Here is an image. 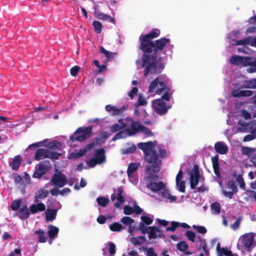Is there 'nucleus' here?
I'll use <instances>...</instances> for the list:
<instances>
[{"mask_svg": "<svg viewBox=\"0 0 256 256\" xmlns=\"http://www.w3.org/2000/svg\"><path fill=\"white\" fill-rule=\"evenodd\" d=\"M172 52L173 45L170 44L169 38H162L156 40L152 48L143 51L142 58L136 62L138 68H144V75L146 76L150 74L160 73L164 68L162 58L166 56L164 48Z\"/></svg>", "mask_w": 256, "mask_h": 256, "instance_id": "1", "label": "nucleus"}, {"mask_svg": "<svg viewBox=\"0 0 256 256\" xmlns=\"http://www.w3.org/2000/svg\"><path fill=\"white\" fill-rule=\"evenodd\" d=\"M138 147L143 151L145 160L150 164L148 166L152 167L155 172H159L160 161L158 159V156L164 157L167 156L164 146L154 141L140 142L138 144Z\"/></svg>", "mask_w": 256, "mask_h": 256, "instance_id": "2", "label": "nucleus"}, {"mask_svg": "<svg viewBox=\"0 0 256 256\" xmlns=\"http://www.w3.org/2000/svg\"><path fill=\"white\" fill-rule=\"evenodd\" d=\"M237 82L234 83V88L232 90V95L236 98L249 97L253 95L250 90L244 88H256V78L249 80H245V78L241 76L238 78Z\"/></svg>", "mask_w": 256, "mask_h": 256, "instance_id": "3", "label": "nucleus"}, {"mask_svg": "<svg viewBox=\"0 0 256 256\" xmlns=\"http://www.w3.org/2000/svg\"><path fill=\"white\" fill-rule=\"evenodd\" d=\"M239 34L238 30H234L230 33L228 37V42L232 46H242V47L238 48V52L250 54L246 45L249 44L256 48V36L247 37L240 40H236V39L239 38Z\"/></svg>", "mask_w": 256, "mask_h": 256, "instance_id": "4", "label": "nucleus"}, {"mask_svg": "<svg viewBox=\"0 0 256 256\" xmlns=\"http://www.w3.org/2000/svg\"><path fill=\"white\" fill-rule=\"evenodd\" d=\"M136 126H137L136 124H135L134 121L130 118L120 120L116 124H114L111 126V131L113 132H115L122 128H126V130L118 133L112 138V140H116L130 136L128 133H129L130 130L132 128L133 130V132H134L136 129H134L135 128H134Z\"/></svg>", "mask_w": 256, "mask_h": 256, "instance_id": "5", "label": "nucleus"}, {"mask_svg": "<svg viewBox=\"0 0 256 256\" xmlns=\"http://www.w3.org/2000/svg\"><path fill=\"white\" fill-rule=\"evenodd\" d=\"M256 246V233L246 232L238 238L236 248L241 252H250Z\"/></svg>", "mask_w": 256, "mask_h": 256, "instance_id": "6", "label": "nucleus"}, {"mask_svg": "<svg viewBox=\"0 0 256 256\" xmlns=\"http://www.w3.org/2000/svg\"><path fill=\"white\" fill-rule=\"evenodd\" d=\"M172 94V92H166L160 98L154 100L152 104L154 111L160 115L166 114L171 107L168 102L170 101Z\"/></svg>", "mask_w": 256, "mask_h": 256, "instance_id": "7", "label": "nucleus"}, {"mask_svg": "<svg viewBox=\"0 0 256 256\" xmlns=\"http://www.w3.org/2000/svg\"><path fill=\"white\" fill-rule=\"evenodd\" d=\"M169 78L166 74H160L152 80L149 85L148 91L153 94H160L168 86Z\"/></svg>", "mask_w": 256, "mask_h": 256, "instance_id": "8", "label": "nucleus"}, {"mask_svg": "<svg viewBox=\"0 0 256 256\" xmlns=\"http://www.w3.org/2000/svg\"><path fill=\"white\" fill-rule=\"evenodd\" d=\"M146 170L148 174L146 180L147 188L154 192L163 190L165 184L162 182L158 180V176L155 174L157 172H154V168L149 166H146Z\"/></svg>", "mask_w": 256, "mask_h": 256, "instance_id": "9", "label": "nucleus"}, {"mask_svg": "<svg viewBox=\"0 0 256 256\" xmlns=\"http://www.w3.org/2000/svg\"><path fill=\"white\" fill-rule=\"evenodd\" d=\"M160 34V30L158 29L152 30L148 34L141 36L140 38L141 40L140 48L142 51L149 50L154 46V42L151 40L158 37Z\"/></svg>", "mask_w": 256, "mask_h": 256, "instance_id": "10", "label": "nucleus"}, {"mask_svg": "<svg viewBox=\"0 0 256 256\" xmlns=\"http://www.w3.org/2000/svg\"><path fill=\"white\" fill-rule=\"evenodd\" d=\"M188 174L190 176V188L192 190L195 189L199 184H202L204 182V178L200 174L199 168L196 165L189 169Z\"/></svg>", "mask_w": 256, "mask_h": 256, "instance_id": "11", "label": "nucleus"}, {"mask_svg": "<svg viewBox=\"0 0 256 256\" xmlns=\"http://www.w3.org/2000/svg\"><path fill=\"white\" fill-rule=\"evenodd\" d=\"M231 64L240 66L252 67L254 65V58L248 56H233L230 58Z\"/></svg>", "mask_w": 256, "mask_h": 256, "instance_id": "12", "label": "nucleus"}, {"mask_svg": "<svg viewBox=\"0 0 256 256\" xmlns=\"http://www.w3.org/2000/svg\"><path fill=\"white\" fill-rule=\"evenodd\" d=\"M92 128L91 126L78 128L74 134L70 137V140L72 142L84 140L90 136Z\"/></svg>", "mask_w": 256, "mask_h": 256, "instance_id": "13", "label": "nucleus"}, {"mask_svg": "<svg viewBox=\"0 0 256 256\" xmlns=\"http://www.w3.org/2000/svg\"><path fill=\"white\" fill-rule=\"evenodd\" d=\"M60 156V153L50 151L48 149L40 148L36 152L34 158L36 160H40L45 158L58 159Z\"/></svg>", "mask_w": 256, "mask_h": 256, "instance_id": "14", "label": "nucleus"}, {"mask_svg": "<svg viewBox=\"0 0 256 256\" xmlns=\"http://www.w3.org/2000/svg\"><path fill=\"white\" fill-rule=\"evenodd\" d=\"M104 151L103 149H98L95 151L94 156L93 158L86 162L89 167L93 168L97 164H101L106 162Z\"/></svg>", "mask_w": 256, "mask_h": 256, "instance_id": "15", "label": "nucleus"}, {"mask_svg": "<svg viewBox=\"0 0 256 256\" xmlns=\"http://www.w3.org/2000/svg\"><path fill=\"white\" fill-rule=\"evenodd\" d=\"M42 146H44L47 148L46 149L53 151L54 150L60 149L61 147V144L57 141H48L47 140H45L43 141L30 144L28 148H32L33 146L40 147Z\"/></svg>", "mask_w": 256, "mask_h": 256, "instance_id": "16", "label": "nucleus"}, {"mask_svg": "<svg viewBox=\"0 0 256 256\" xmlns=\"http://www.w3.org/2000/svg\"><path fill=\"white\" fill-rule=\"evenodd\" d=\"M238 131L242 132H250L256 136V120H253L247 123L240 120L238 124Z\"/></svg>", "mask_w": 256, "mask_h": 256, "instance_id": "17", "label": "nucleus"}, {"mask_svg": "<svg viewBox=\"0 0 256 256\" xmlns=\"http://www.w3.org/2000/svg\"><path fill=\"white\" fill-rule=\"evenodd\" d=\"M49 161H44L36 166V172L34 174V177L40 178L45 174L50 168Z\"/></svg>", "mask_w": 256, "mask_h": 256, "instance_id": "18", "label": "nucleus"}, {"mask_svg": "<svg viewBox=\"0 0 256 256\" xmlns=\"http://www.w3.org/2000/svg\"><path fill=\"white\" fill-rule=\"evenodd\" d=\"M66 182L65 175L58 170L56 171V174L51 180L52 184L58 187H62L66 184Z\"/></svg>", "mask_w": 256, "mask_h": 256, "instance_id": "19", "label": "nucleus"}, {"mask_svg": "<svg viewBox=\"0 0 256 256\" xmlns=\"http://www.w3.org/2000/svg\"><path fill=\"white\" fill-rule=\"evenodd\" d=\"M133 212L136 214H140L142 212V209L136 204L134 201L130 202L129 204L125 206L124 208V213L126 215L131 214Z\"/></svg>", "mask_w": 256, "mask_h": 256, "instance_id": "20", "label": "nucleus"}, {"mask_svg": "<svg viewBox=\"0 0 256 256\" xmlns=\"http://www.w3.org/2000/svg\"><path fill=\"white\" fill-rule=\"evenodd\" d=\"M141 223L140 226V230L142 232H146V230H147L146 226L150 224L154 220V216L152 215L144 213L141 216Z\"/></svg>", "mask_w": 256, "mask_h": 256, "instance_id": "21", "label": "nucleus"}, {"mask_svg": "<svg viewBox=\"0 0 256 256\" xmlns=\"http://www.w3.org/2000/svg\"><path fill=\"white\" fill-rule=\"evenodd\" d=\"M176 188L179 192L184 193L186 189V181L184 180L183 173L180 170L176 178Z\"/></svg>", "mask_w": 256, "mask_h": 256, "instance_id": "22", "label": "nucleus"}, {"mask_svg": "<svg viewBox=\"0 0 256 256\" xmlns=\"http://www.w3.org/2000/svg\"><path fill=\"white\" fill-rule=\"evenodd\" d=\"M134 123L136 124L137 126H136L134 128L136 129L134 132H133V130L132 128L130 130V131L129 133H128V134L129 136H132L134 134H135L136 132H140L144 134L146 136H152V133L151 132V131L148 129V128H146L145 126H143L141 124H140L138 122H136L134 121Z\"/></svg>", "mask_w": 256, "mask_h": 256, "instance_id": "23", "label": "nucleus"}, {"mask_svg": "<svg viewBox=\"0 0 256 256\" xmlns=\"http://www.w3.org/2000/svg\"><path fill=\"white\" fill-rule=\"evenodd\" d=\"M106 110L110 114L115 116L122 114L126 110V106L118 108L111 104H108L105 107Z\"/></svg>", "mask_w": 256, "mask_h": 256, "instance_id": "24", "label": "nucleus"}, {"mask_svg": "<svg viewBox=\"0 0 256 256\" xmlns=\"http://www.w3.org/2000/svg\"><path fill=\"white\" fill-rule=\"evenodd\" d=\"M214 150L216 152L220 154H226L228 151V145L224 142H216L214 144Z\"/></svg>", "mask_w": 256, "mask_h": 256, "instance_id": "25", "label": "nucleus"}, {"mask_svg": "<svg viewBox=\"0 0 256 256\" xmlns=\"http://www.w3.org/2000/svg\"><path fill=\"white\" fill-rule=\"evenodd\" d=\"M122 190L120 188H118L116 196L114 194H112L111 196V199L112 201H114L116 199L117 200V202H115L114 206L118 208H120L124 203V198L122 196Z\"/></svg>", "mask_w": 256, "mask_h": 256, "instance_id": "26", "label": "nucleus"}, {"mask_svg": "<svg viewBox=\"0 0 256 256\" xmlns=\"http://www.w3.org/2000/svg\"><path fill=\"white\" fill-rule=\"evenodd\" d=\"M92 148V146H88L86 148L80 150H76L74 152H72L68 156V159H75L80 157L84 155L88 150Z\"/></svg>", "mask_w": 256, "mask_h": 256, "instance_id": "27", "label": "nucleus"}, {"mask_svg": "<svg viewBox=\"0 0 256 256\" xmlns=\"http://www.w3.org/2000/svg\"><path fill=\"white\" fill-rule=\"evenodd\" d=\"M58 231L59 229L58 227L53 225L48 226V233L50 238L49 242L50 244H52L53 240L57 237Z\"/></svg>", "mask_w": 256, "mask_h": 256, "instance_id": "28", "label": "nucleus"}, {"mask_svg": "<svg viewBox=\"0 0 256 256\" xmlns=\"http://www.w3.org/2000/svg\"><path fill=\"white\" fill-rule=\"evenodd\" d=\"M161 196L166 202L172 203L174 202H178L181 201L176 202V197L172 196L168 190L164 189L161 192Z\"/></svg>", "mask_w": 256, "mask_h": 256, "instance_id": "29", "label": "nucleus"}, {"mask_svg": "<svg viewBox=\"0 0 256 256\" xmlns=\"http://www.w3.org/2000/svg\"><path fill=\"white\" fill-rule=\"evenodd\" d=\"M94 13L98 19L102 20H108L112 23H114V18L96 9L94 10Z\"/></svg>", "mask_w": 256, "mask_h": 256, "instance_id": "30", "label": "nucleus"}, {"mask_svg": "<svg viewBox=\"0 0 256 256\" xmlns=\"http://www.w3.org/2000/svg\"><path fill=\"white\" fill-rule=\"evenodd\" d=\"M146 230H148L150 238H155L157 237H162L163 236L162 232L156 228L148 227Z\"/></svg>", "mask_w": 256, "mask_h": 256, "instance_id": "31", "label": "nucleus"}, {"mask_svg": "<svg viewBox=\"0 0 256 256\" xmlns=\"http://www.w3.org/2000/svg\"><path fill=\"white\" fill-rule=\"evenodd\" d=\"M45 210V205L41 202L32 204L30 207V210L32 214H36L38 212H42Z\"/></svg>", "mask_w": 256, "mask_h": 256, "instance_id": "32", "label": "nucleus"}, {"mask_svg": "<svg viewBox=\"0 0 256 256\" xmlns=\"http://www.w3.org/2000/svg\"><path fill=\"white\" fill-rule=\"evenodd\" d=\"M21 162V157L20 156H16L10 162V165L12 170H17L20 166Z\"/></svg>", "mask_w": 256, "mask_h": 256, "instance_id": "33", "label": "nucleus"}, {"mask_svg": "<svg viewBox=\"0 0 256 256\" xmlns=\"http://www.w3.org/2000/svg\"><path fill=\"white\" fill-rule=\"evenodd\" d=\"M48 191L46 189H42L38 190L34 196V201L37 202L40 199H42L46 197L48 194Z\"/></svg>", "mask_w": 256, "mask_h": 256, "instance_id": "34", "label": "nucleus"}, {"mask_svg": "<svg viewBox=\"0 0 256 256\" xmlns=\"http://www.w3.org/2000/svg\"><path fill=\"white\" fill-rule=\"evenodd\" d=\"M130 241L134 245L137 246L144 244L146 242V239L142 236L132 237L130 238Z\"/></svg>", "mask_w": 256, "mask_h": 256, "instance_id": "35", "label": "nucleus"}, {"mask_svg": "<svg viewBox=\"0 0 256 256\" xmlns=\"http://www.w3.org/2000/svg\"><path fill=\"white\" fill-rule=\"evenodd\" d=\"M57 210L55 209H48L46 212V220L52 221L56 216Z\"/></svg>", "mask_w": 256, "mask_h": 256, "instance_id": "36", "label": "nucleus"}, {"mask_svg": "<svg viewBox=\"0 0 256 256\" xmlns=\"http://www.w3.org/2000/svg\"><path fill=\"white\" fill-rule=\"evenodd\" d=\"M18 216L22 220L28 218L30 216V212L26 206H23L20 208Z\"/></svg>", "mask_w": 256, "mask_h": 256, "instance_id": "37", "label": "nucleus"}, {"mask_svg": "<svg viewBox=\"0 0 256 256\" xmlns=\"http://www.w3.org/2000/svg\"><path fill=\"white\" fill-rule=\"evenodd\" d=\"M180 226L184 228H190V226L185 223H182L180 224L177 222H172L171 223V225L170 226H168L166 228V230L168 231H172L173 232L175 230V229L178 227V226Z\"/></svg>", "mask_w": 256, "mask_h": 256, "instance_id": "38", "label": "nucleus"}, {"mask_svg": "<svg viewBox=\"0 0 256 256\" xmlns=\"http://www.w3.org/2000/svg\"><path fill=\"white\" fill-rule=\"evenodd\" d=\"M15 181L16 184L24 186L30 183V178L27 176L22 178L20 176H17L15 177Z\"/></svg>", "mask_w": 256, "mask_h": 256, "instance_id": "39", "label": "nucleus"}, {"mask_svg": "<svg viewBox=\"0 0 256 256\" xmlns=\"http://www.w3.org/2000/svg\"><path fill=\"white\" fill-rule=\"evenodd\" d=\"M218 256H232V252L227 248H221L218 244L216 249Z\"/></svg>", "mask_w": 256, "mask_h": 256, "instance_id": "40", "label": "nucleus"}, {"mask_svg": "<svg viewBox=\"0 0 256 256\" xmlns=\"http://www.w3.org/2000/svg\"><path fill=\"white\" fill-rule=\"evenodd\" d=\"M210 209L213 214L218 215L220 212L221 206L218 202H214L211 204Z\"/></svg>", "mask_w": 256, "mask_h": 256, "instance_id": "41", "label": "nucleus"}, {"mask_svg": "<svg viewBox=\"0 0 256 256\" xmlns=\"http://www.w3.org/2000/svg\"><path fill=\"white\" fill-rule=\"evenodd\" d=\"M140 166L138 163H131L128 166V174H136V171Z\"/></svg>", "mask_w": 256, "mask_h": 256, "instance_id": "42", "label": "nucleus"}, {"mask_svg": "<svg viewBox=\"0 0 256 256\" xmlns=\"http://www.w3.org/2000/svg\"><path fill=\"white\" fill-rule=\"evenodd\" d=\"M100 50L102 54H104L105 55L108 61H109L116 55V53L108 51L102 47L100 48Z\"/></svg>", "mask_w": 256, "mask_h": 256, "instance_id": "43", "label": "nucleus"}, {"mask_svg": "<svg viewBox=\"0 0 256 256\" xmlns=\"http://www.w3.org/2000/svg\"><path fill=\"white\" fill-rule=\"evenodd\" d=\"M109 228L112 232H120L124 229L122 225L118 222H114L110 224Z\"/></svg>", "mask_w": 256, "mask_h": 256, "instance_id": "44", "label": "nucleus"}, {"mask_svg": "<svg viewBox=\"0 0 256 256\" xmlns=\"http://www.w3.org/2000/svg\"><path fill=\"white\" fill-rule=\"evenodd\" d=\"M255 148H250L248 147H242V152L243 154L247 155L250 158L251 156H252V154H254V152L256 153Z\"/></svg>", "mask_w": 256, "mask_h": 256, "instance_id": "45", "label": "nucleus"}, {"mask_svg": "<svg viewBox=\"0 0 256 256\" xmlns=\"http://www.w3.org/2000/svg\"><path fill=\"white\" fill-rule=\"evenodd\" d=\"M213 168L214 169V172L218 176H220L219 170H218V158L216 156H214L212 158Z\"/></svg>", "mask_w": 256, "mask_h": 256, "instance_id": "46", "label": "nucleus"}, {"mask_svg": "<svg viewBox=\"0 0 256 256\" xmlns=\"http://www.w3.org/2000/svg\"><path fill=\"white\" fill-rule=\"evenodd\" d=\"M136 149V146L134 144H131L128 148H123L122 152L124 154H131L134 152Z\"/></svg>", "mask_w": 256, "mask_h": 256, "instance_id": "47", "label": "nucleus"}, {"mask_svg": "<svg viewBox=\"0 0 256 256\" xmlns=\"http://www.w3.org/2000/svg\"><path fill=\"white\" fill-rule=\"evenodd\" d=\"M35 234L38 236V238L39 242H46V238L44 236V232L41 230H36L35 232Z\"/></svg>", "mask_w": 256, "mask_h": 256, "instance_id": "48", "label": "nucleus"}, {"mask_svg": "<svg viewBox=\"0 0 256 256\" xmlns=\"http://www.w3.org/2000/svg\"><path fill=\"white\" fill-rule=\"evenodd\" d=\"M147 104L146 99L142 95H140L138 96V100L135 104V106L136 108L140 106H145Z\"/></svg>", "mask_w": 256, "mask_h": 256, "instance_id": "49", "label": "nucleus"}, {"mask_svg": "<svg viewBox=\"0 0 256 256\" xmlns=\"http://www.w3.org/2000/svg\"><path fill=\"white\" fill-rule=\"evenodd\" d=\"M95 32L98 34H100L102 30V24L98 21L95 20L92 24Z\"/></svg>", "mask_w": 256, "mask_h": 256, "instance_id": "50", "label": "nucleus"}, {"mask_svg": "<svg viewBox=\"0 0 256 256\" xmlns=\"http://www.w3.org/2000/svg\"><path fill=\"white\" fill-rule=\"evenodd\" d=\"M96 200L98 204L103 207L106 206L109 202V200L104 196L98 198Z\"/></svg>", "mask_w": 256, "mask_h": 256, "instance_id": "51", "label": "nucleus"}, {"mask_svg": "<svg viewBox=\"0 0 256 256\" xmlns=\"http://www.w3.org/2000/svg\"><path fill=\"white\" fill-rule=\"evenodd\" d=\"M120 222L125 225L130 226L133 224L134 221V219L129 216H124L121 219Z\"/></svg>", "mask_w": 256, "mask_h": 256, "instance_id": "52", "label": "nucleus"}, {"mask_svg": "<svg viewBox=\"0 0 256 256\" xmlns=\"http://www.w3.org/2000/svg\"><path fill=\"white\" fill-rule=\"evenodd\" d=\"M177 246L179 250L184 252H186L188 249V246L184 242H181L178 243Z\"/></svg>", "mask_w": 256, "mask_h": 256, "instance_id": "53", "label": "nucleus"}, {"mask_svg": "<svg viewBox=\"0 0 256 256\" xmlns=\"http://www.w3.org/2000/svg\"><path fill=\"white\" fill-rule=\"evenodd\" d=\"M130 182L133 184H136L138 182V178L136 174H128Z\"/></svg>", "mask_w": 256, "mask_h": 256, "instance_id": "54", "label": "nucleus"}, {"mask_svg": "<svg viewBox=\"0 0 256 256\" xmlns=\"http://www.w3.org/2000/svg\"><path fill=\"white\" fill-rule=\"evenodd\" d=\"M241 222L242 218H238L234 223L230 225L231 228L234 230H237L240 228Z\"/></svg>", "mask_w": 256, "mask_h": 256, "instance_id": "55", "label": "nucleus"}, {"mask_svg": "<svg viewBox=\"0 0 256 256\" xmlns=\"http://www.w3.org/2000/svg\"><path fill=\"white\" fill-rule=\"evenodd\" d=\"M144 251L146 252V254L147 256H157L156 254L154 252V250L152 248H147L144 247L142 248Z\"/></svg>", "mask_w": 256, "mask_h": 256, "instance_id": "56", "label": "nucleus"}, {"mask_svg": "<svg viewBox=\"0 0 256 256\" xmlns=\"http://www.w3.org/2000/svg\"><path fill=\"white\" fill-rule=\"evenodd\" d=\"M192 228L200 234H204L206 232V229L203 226H197L193 225Z\"/></svg>", "mask_w": 256, "mask_h": 256, "instance_id": "57", "label": "nucleus"}, {"mask_svg": "<svg viewBox=\"0 0 256 256\" xmlns=\"http://www.w3.org/2000/svg\"><path fill=\"white\" fill-rule=\"evenodd\" d=\"M256 138V136L254 135L253 134L251 133L250 134H248V135L246 136L243 138V141L244 142H250L253 140H254Z\"/></svg>", "mask_w": 256, "mask_h": 256, "instance_id": "58", "label": "nucleus"}, {"mask_svg": "<svg viewBox=\"0 0 256 256\" xmlns=\"http://www.w3.org/2000/svg\"><path fill=\"white\" fill-rule=\"evenodd\" d=\"M228 186L232 191H234L235 192H237V188L235 184V182L233 181H230L228 183Z\"/></svg>", "mask_w": 256, "mask_h": 256, "instance_id": "59", "label": "nucleus"}, {"mask_svg": "<svg viewBox=\"0 0 256 256\" xmlns=\"http://www.w3.org/2000/svg\"><path fill=\"white\" fill-rule=\"evenodd\" d=\"M20 206V200H14L12 204V209L14 210H16L19 208Z\"/></svg>", "mask_w": 256, "mask_h": 256, "instance_id": "60", "label": "nucleus"}, {"mask_svg": "<svg viewBox=\"0 0 256 256\" xmlns=\"http://www.w3.org/2000/svg\"><path fill=\"white\" fill-rule=\"evenodd\" d=\"M108 251L111 254H114L116 252V246L114 243L110 242L108 244Z\"/></svg>", "mask_w": 256, "mask_h": 256, "instance_id": "61", "label": "nucleus"}, {"mask_svg": "<svg viewBox=\"0 0 256 256\" xmlns=\"http://www.w3.org/2000/svg\"><path fill=\"white\" fill-rule=\"evenodd\" d=\"M186 236L188 238L192 241L194 242L195 239V234L192 231H188L186 232Z\"/></svg>", "mask_w": 256, "mask_h": 256, "instance_id": "62", "label": "nucleus"}, {"mask_svg": "<svg viewBox=\"0 0 256 256\" xmlns=\"http://www.w3.org/2000/svg\"><path fill=\"white\" fill-rule=\"evenodd\" d=\"M236 181L240 185V186L244 190L245 188V184L244 182V180L243 178L240 176H238L236 178Z\"/></svg>", "mask_w": 256, "mask_h": 256, "instance_id": "63", "label": "nucleus"}, {"mask_svg": "<svg viewBox=\"0 0 256 256\" xmlns=\"http://www.w3.org/2000/svg\"><path fill=\"white\" fill-rule=\"evenodd\" d=\"M254 65L252 67L247 68L246 71L249 73H254L256 72V58H254Z\"/></svg>", "mask_w": 256, "mask_h": 256, "instance_id": "64", "label": "nucleus"}]
</instances>
